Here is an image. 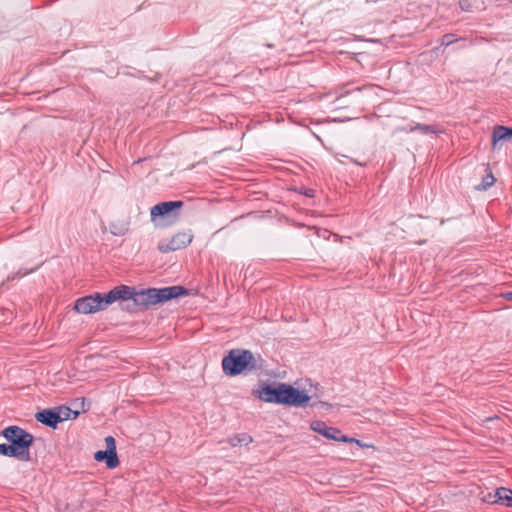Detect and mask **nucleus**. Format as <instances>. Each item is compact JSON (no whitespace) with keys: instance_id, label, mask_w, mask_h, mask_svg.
<instances>
[{"instance_id":"nucleus-9","label":"nucleus","mask_w":512,"mask_h":512,"mask_svg":"<svg viewBox=\"0 0 512 512\" xmlns=\"http://www.w3.org/2000/svg\"><path fill=\"white\" fill-rule=\"evenodd\" d=\"M181 201H167L154 205L150 209L151 221H155L158 217L169 215L174 209L182 207Z\"/></svg>"},{"instance_id":"nucleus-15","label":"nucleus","mask_w":512,"mask_h":512,"mask_svg":"<svg viewBox=\"0 0 512 512\" xmlns=\"http://www.w3.org/2000/svg\"><path fill=\"white\" fill-rule=\"evenodd\" d=\"M252 442V437L247 434L236 435L229 439V443L232 446L248 445Z\"/></svg>"},{"instance_id":"nucleus-7","label":"nucleus","mask_w":512,"mask_h":512,"mask_svg":"<svg viewBox=\"0 0 512 512\" xmlns=\"http://www.w3.org/2000/svg\"><path fill=\"white\" fill-rule=\"evenodd\" d=\"M106 450H99L94 454V459L98 462L105 461L107 468L114 469L119 465L115 439L112 436L105 438Z\"/></svg>"},{"instance_id":"nucleus-11","label":"nucleus","mask_w":512,"mask_h":512,"mask_svg":"<svg viewBox=\"0 0 512 512\" xmlns=\"http://www.w3.org/2000/svg\"><path fill=\"white\" fill-rule=\"evenodd\" d=\"M35 418L37 421L52 428H56L57 424L61 422V416L56 414L55 409L38 412Z\"/></svg>"},{"instance_id":"nucleus-6","label":"nucleus","mask_w":512,"mask_h":512,"mask_svg":"<svg viewBox=\"0 0 512 512\" xmlns=\"http://www.w3.org/2000/svg\"><path fill=\"white\" fill-rule=\"evenodd\" d=\"M193 240V234L190 230L181 231L173 235L169 240L162 241L158 244V250L162 253H168L183 249Z\"/></svg>"},{"instance_id":"nucleus-2","label":"nucleus","mask_w":512,"mask_h":512,"mask_svg":"<svg viewBox=\"0 0 512 512\" xmlns=\"http://www.w3.org/2000/svg\"><path fill=\"white\" fill-rule=\"evenodd\" d=\"M255 394L265 402L294 407H304L311 399L306 391L286 383H279L276 386L263 385Z\"/></svg>"},{"instance_id":"nucleus-8","label":"nucleus","mask_w":512,"mask_h":512,"mask_svg":"<svg viewBox=\"0 0 512 512\" xmlns=\"http://www.w3.org/2000/svg\"><path fill=\"white\" fill-rule=\"evenodd\" d=\"M310 428L314 432L324 436L327 439L342 442L341 438L343 435L341 431L336 427L328 426L325 422L321 420L312 421L310 424Z\"/></svg>"},{"instance_id":"nucleus-3","label":"nucleus","mask_w":512,"mask_h":512,"mask_svg":"<svg viewBox=\"0 0 512 512\" xmlns=\"http://www.w3.org/2000/svg\"><path fill=\"white\" fill-rule=\"evenodd\" d=\"M1 434L9 444H0V455L24 462L30 460V447L34 441L32 434L18 426H9Z\"/></svg>"},{"instance_id":"nucleus-10","label":"nucleus","mask_w":512,"mask_h":512,"mask_svg":"<svg viewBox=\"0 0 512 512\" xmlns=\"http://www.w3.org/2000/svg\"><path fill=\"white\" fill-rule=\"evenodd\" d=\"M131 220L128 216L114 219L109 224L110 233L114 236H123L130 230Z\"/></svg>"},{"instance_id":"nucleus-1","label":"nucleus","mask_w":512,"mask_h":512,"mask_svg":"<svg viewBox=\"0 0 512 512\" xmlns=\"http://www.w3.org/2000/svg\"><path fill=\"white\" fill-rule=\"evenodd\" d=\"M187 290L182 286H170L164 288H149L136 290L133 287L120 285L110 290L108 302L132 299L139 309H147L150 306L167 302L171 299L186 295Z\"/></svg>"},{"instance_id":"nucleus-19","label":"nucleus","mask_w":512,"mask_h":512,"mask_svg":"<svg viewBox=\"0 0 512 512\" xmlns=\"http://www.w3.org/2000/svg\"><path fill=\"white\" fill-rule=\"evenodd\" d=\"M457 41H458V38L456 37L455 34H445V35H443V37L441 39V44L444 46H448Z\"/></svg>"},{"instance_id":"nucleus-17","label":"nucleus","mask_w":512,"mask_h":512,"mask_svg":"<svg viewBox=\"0 0 512 512\" xmlns=\"http://www.w3.org/2000/svg\"><path fill=\"white\" fill-rule=\"evenodd\" d=\"M408 131L409 132L420 131L421 133H424V134L437 132V130L433 126L425 125V124H417L416 126L411 127Z\"/></svg>"},{"instance_id":"nucleus-12","label":"nucleus","mask_w":512,"mask_h":512,"mask_svg":"<svg viewBox=\"0 0 512 512\" xmlns=\"http://www.w3.org/2000/svg\"><path fill=\"white\" fill-rule=\"evenodd\" d=\"M512 139V128L497 125L492 133V148L496 149L500 141Z\"/></svg>"},{"instance_id":"nucleus-13","label":"nucleus","mask_w":512,"mask_h":512,"mask_svg":"<svg viewBox=\"0 0 512 512\" xmlns=\"http://www.w3.org/2000/svg\"><path fill=\"white\" fill-rule=\"evenodd\" d=\"M497 499L495 501H499V504L505 505L506 507H512V490L501 487L495 491V496Z\"/></svg>"},{"instance_id":"nucleus-14","label":"nucleus","mask_w":512,"mask_h":512,"mask_svg":"<svg viewBox=\"0 0 512 512\" xmlns=\"http://www.w3.org/2000/svg\"><path fill=\"white\" fill-rule=\"evenodd\" d=\"M486 172V175L482 178L481 184L477 186L478 190H487L495 183V177L489 165L486 166Z\"/></svg>"},{"instance_id":"nucleus-22","label":"nucleus","mask_w":512,"mask_h":512,"mask_svg":"<svg viewBox=\"0 0 512 512\" xmlns=\"http://www.w3.org/2000/svg\"><path fill=\"white\" fill-rule=\"evenodd\" d=\"M512 2V0H510Z\"/></svg>"},{"instance_id":"nucleus-4","label":"nucleus","mask_w":512,"mask_h":512,"mask_svg":"<svg viewBox=\"0 0 512 512\" xmlns=\"http://www.w3.org/2000/svg\"><path fill=\"white\" fill-rule=\"evenodd\" d=\"M254 357L251 352L244 350H233L223 358L222 367L228 375H237L247 369Z\"/></svg>"},{"instance_id":"nucleus-21","label":"nucleus","mask_w":512,"mask_h":512,"mask_svg":"<svg viewBox=\"0 0 512 512\" xmlns=\"http://www.w3.org/2000/svg\"><path fill=\"white\" fill-rule=\"evenodd\" d=\"M503 297L508 301H512V292L503 294Z\"/></svg>"},{"instance_id":"nucleus-5","label":"nucleus","mask_w":512,"mask_h":512,"mask_svg":"<svg viewBox=\"0 0 512 512\" xmlns=\"http://www.w3.org/2000/svg\"><path fill=\"white\" fill-rule=\"evenodd\" d=\"M109 295L110 291L103 296L100 293H96L95 295L79 298L75 302L74 309L81 314H90L98 312L100 310L105 309L108 305L113 303L107 301Z\"/></svg>"},{"instance_id":"nucleus-16","label":"nucleus","mask_w":512,"mask_h":512,"mask_svg":"<svg viewBox=\"0 0 512 512\" xmlns=\"http://www.w3.org/2000/svg\"><path fill=\"white\" fill-rule=\"evenodd\" d=\"M55 412L57 415L61 416V422L68 420L70 418L71 414H73L74 417H76L78 415L77 412L72 411L68 407H58L55 409Z\"/></svg>"},{"instance_id":"nucleus-20","label":"nucleus","mask_w":512,"mask_h":512,"mask_svg":"<svg viewBox=\"0 0 512 512\" xmlns=\"http://www.w3.org/2000/svg\"><path fill=\"white\" fill-rule=\"evenodd\" d=\"M495 496V493H489L487 496H485L483 498V501L487 502V503H491V504H496V503H499V501H493V500H496L497 498L494 497Z\"/></svg>"},{"instance_id":"nucleus-18","label":"nucleus","mask_w":512,"mask_h":512,"mask_svg":"<svg viewBox=\"0 0 512 512\" xmlns=\"http://www.w3.org/2000/svg\"><path fill=\"white\" fill-rule=\"evenodd\" d=\"M341 440H342V442H345V443H355L358 446H360L361 448H373V449H375L374 445L363 443L362 441H360V440H358L356 438H350V437H348L346 435L342 436Z\"/></svg>"}]
</instances>
